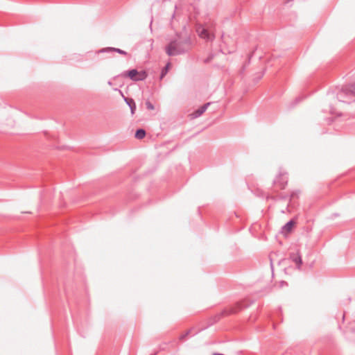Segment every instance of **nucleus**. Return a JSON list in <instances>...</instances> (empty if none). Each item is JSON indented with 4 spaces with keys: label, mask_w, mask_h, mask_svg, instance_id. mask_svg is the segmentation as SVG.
Listing matches in <instances>:
<instances>
[{
    "label": "nucleus",
    "mask_w": 355,
    "mask_h": 355,
    "mask_svg": "<svg viewBox=\"0 0 355 355\" xmlns=\"http://www.w3.org/2000/svg\"><path fill=\"white\" fill-rule=\"evenodd\" d=\"M191 44L190 37L183 40H173L166 46V52L169 56L180 55L189 51Z\"/></svg>",
    "instance_id": "1"
},
{
    "label": "nucleus",
    "mask_w": 355,
    "mask_h": 355,
    "mask_svg": "<svg viewBox=\"0 0 355 355\" xmlns=\"http://www.w3.org/2000/svg\"><path fill=\"white\" fill-rule=\"evenodd\" d=\"M196 31L201 39L205 40L207 42H212L215 39L214 32L209 30V27L206 28L202 24H196Z\"/></svg>",
    "instance_id": "2"
},
{
    "label": "nucleus",
    "mask_w": 355,
    "mask_h": 355,
    "mask_svg": "<svg viewBox=\"0 0 355 355\" xmlns=\"http://www.w3.org/2000/svg\"><path fill=\"white\" fill-rule=\"evenodd\" d=\"M123 76L130 78L133 81H139L145 80L148 75L145 71H138L137 69H131L125 71Z\"/></svg>",
    "instance_id": "3"
},
{
    "label": "nucleus",
    "mask_w": 355,
    "mask_h": 355,
    "mask_svg": "<svg viewBox=\"0 0 355 355\" xmlns=\"http://www.w3.org/2000/svg\"><path fill=\"white\" fill-rule=\"evenodd\" d=\"M287 183V173L280 172L273 182L274 188L277 190H283L286 188Z\"/></svg>",
    "instance_id": "4"
},
{
    "label": "nucleus",
    "mask_w": 355,
    "mask_h": 355,
    "mask_svg": "<svg viewBox=\"0 0 355 355\" xmlns=\"http://www.w3.org/2000/svg\"><path fill=\"white\" fill-rule=\"evenodd\" d=\"M290 259L293 263H295L297 268L300 269L301 265L302 264V260L299 251H297L295 252H291L290 254Z\"/></svg>",
    "instance_id": "5"
},
{
    "label": "nucleus",
    "mask_w": 355,
    "mask_h": 355,
    "mask_svg": "<svg viewBox=\"0 0 355 355\" xmlns=\"http://www.w3.org/2000/svg\"><path fill=\"white\" fill-rule=\"evenodd\" d=\"M111 51L116 52V53L123 55H128V53L126 51L121 50L120 49L114 48V47H107V48L103 49L100 51V52H111Z\"/></svg>",
    "instance_id": "6"
},
{
    "label": "nucleus",
    "mask_w": 355,
    "mask_h": 355,
    "mask_svg": "<svg viewBox=\"0 0 355 355\" xmlns=\"http://www.w3.org/2000/svg\"><path fill=\"white\" fill-rule=\"evenodd\" d=\"M210 105V103H207L201 106L199 109L196 110L193 112L194 117H198L201 116L207 109L208 106Z\"/></svg>",
    "instance_id": "7"
},
{
    "label": "nucleus",
    "mask_w": 355,
    "mask_h": 355,
    "mask_svg": "<svg viewBox=\"0 0 355 355\" xmlns=\"http://www.w3.org/2000/svg\"><path fill=\"white\" fill-rule=\"evenodd\" d=\"M125 101L127 103V104L129 105V107L131 110L132 114H134L135 110L136 109V105H135L134 100L132 98H125Z\"/></svg>",
    "instance_id": "8"
},
{
    "label": "nucleus",
    "mask_w": 355,
    "mask_h": 355,
    "mask_svg": "<svg viewBox=\"0 0 355 355\" xmlns=\"http://www.w3.org/2000/svg\"><path fill=\"white\" fill-rule=\"evenodd\" d=\"M295 223L293 220H289L288 223H286L284 227H282L283 230L285 231V232H291V230H292L293 225H294Z\"/></svg>",
    "instance_id": "9"
},
{
    "label": "nucleus",
    "mask_w": 355,
    "mask_h": 355,
    "mask_svg": "<svg viewBox=\"0 0 355 355\" xmlns=\"http://www.w3.org/2000/svg\"><path fill=\"white\" fill-rule=\"evenodd\" d=\"M135 137L138 139H141L146 136V131L144 129H139L135 132Z\"/></svg>",
    "instance_id": "10"
},
{
    "label": "nucleus",
    "mask_w": 355,
    "mask_h": 355,
    "mask_svg": "<svg viewBox=\"0 0 355 355\" xmlns=\"http://www.w3.org/2000/svg\"><path fill=\"white\" fill-rule=\"evenodd\" d=\"M241 308L239 307V308H234V309H231L230 310H225L222 314H224V315H229V314H232V313H237Z\"/></svg>",
    "instance_id": "11"
},
{
    "label": "nucleus",
    "mask_w": 355,
    "mask_h": 355,
    "mask_svg": "<svg viewBox=\"0 0 355 355\" xmlns=\"http://www.w3.org/2000/svg\"><path fill=\"white\" fill-rule=\"evenodd\" d=\"M346 92L348 94H351L354 96H355V84L349 85L347 89Z\"/></svg>",
    "instance_id": "12"
},
{
    "label": "nucleus",
    "mask_w": 355,
    "mask_h": 355,
    "mask_svg": "<svg viewBox=\"0 0 355 355\" xmlns=\"http://www.w3.org/2000/svg\"><path fill=\"white\" fill-rule=\"evenodd\" d=\"M169 66H170V63H168L166 65V67L162 69L161 76H160L161 79L163 78L165 76V75L167 73Z\"/></svg>",
    "instance_id": "13"
},
{
    "label": "nucleus",
    "mask_w": 355,
    "mask_h": 355,
    "mask_svg": "<svg viewBox=\"0 0 355 355\" xmlns=\"http://www.w3.org/2000/svg\"><path fill=\"white\" fill-rule=\"evenodd\" d=\"M145 105H146V109L148 110H153L155 109L154 105L149 101H146Z\"/></svg>",
    "instance_id": "14"
},
{
    "label": "nucleus",
    "mask_w": 355,
    "mask_h": 355,
    "mask_svg": "<svg viewBox=\"0 0 355 355\" xmlns=\"http://www.w3.org/2000/svg\"><path fill=\"white\" fill-rule=\"evenodd\" d=\"M191 332V329H189L187 331H186L185 333L182 334L180 336V340H183L185 339V338Z\"/></svg>",
    "instance_id": "15"
},
{
    "label": "nucleus",
    "mask_w": 355,
    "mask_h": 355,
    "mask_svg": "<svg viewBox=\"0 0 355 355\" xmlns=\"http://www.w3.org/2000/svg\"><path fill=\"white\" fill-rule=\"evenodd\" d=\"M213 355H224V354H218V353H214V354H213Z\"/></svg>",
    "instance_id": "16"
},
{
    "label": "nucleus",
    "mask_w": 355,
    "mask_h": 355,
    "mask_svg": "<svg viewBox=\"0 0 355 355\" xmlns=\"http://www.w3.org/2000/svg\"><path fill=\"white\" fill-rule=\"evenodd\" d=\"M282 284H286V285H287V283H286V282H282Z\"/></svg>",
    "instance_id": "17"
}]
</instances>
